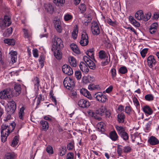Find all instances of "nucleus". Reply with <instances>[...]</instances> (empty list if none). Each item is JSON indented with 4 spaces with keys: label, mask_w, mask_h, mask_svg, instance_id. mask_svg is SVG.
Returning a JSON list of instances; mask_svg holds the SVG:
<instances>
[{
    "label": "nucleus",
    "mask_w": 159,
    "mask_h": 159,
    "mask_svg": "<svg viewBox=\"0 0 159 159\" xmlns=\"http://www.w3.org/2000/svg\"><path fill=\"white\" fill-rule=\"evenodd\" d=\"M15 128V126L10 125H9L6 124L3 125L1 126V137L2 141L5 142L9 134Z\"/></svg>",
    "instance_id": "1"
},
{
    "label": "nucleus",
    "mask_w": 159,
    "mask_h": 159,
    "mask_svg": "<svg viewBox=\"0 0 159 159\" xmlns=\"http://www.w3.org/2000/svg\"><path fill=\"white\" fill-rule=\"evenodd\" d=\"M98 53L99 58L101 59L105 60L102 62V65L106 66L108 64L110 60V55L107 54L105 51L103 50H101Z\"/></svg>",
    "instance_id": "2"
},
{
    "label": "nucleus",
    "mask_w": 159,
    "mask_h": 159,
    "mask_svg": "<svg viewBox=\"0 0 159 159\" xmlns=\"http://www.w3.org/2000/svg\"><path fill=\"white\" fill-rule=\"evenodd\" d=\"M11 23L10 18L7 16H5L4 19H0V27L4 30L7 26H9Z\"/></svg>",
    "instance_id": "3"
},
{
    "label": "nucleus",
    "mask_w": 159,
    "mask_h": 159,
    "mask_svg": "<svg viewBox=\"0 0 159 159\" xmlns=\"http://www.w3.org/2000/svg\"><path fill=\"white\" fill-rule=\"evenodd\" d=\"M16 108V104L14 101L8 102L7 106L6 107V111L8 114H13Z\"/></svg>",
    "instance_id": "4"
},
{
    "label": "nucleus",
    "mask_w": 159,
    "mask_h": 159,
    "mask_svg": "<svg viewBox=\"0 0 159 159\" xmlns=\"http://www.w3.org/2000/svg\"><path fill=\"white\" fill-rule=\"evenodd\" d=\"M63 42L61 39L60 38L55 37L53 42L52 49H61L63 48Z\"/></svg>",
    "instance_id": "5"
},
{
    "label": "nucleus",
    "mask_w": 159,
    "mask_h": 159,
    "mask_svg": "<svg viewBox=\"0 0 159 159\" xmlns=\"http://www.w3.org/2000/svg\"><path fill=\"white\" fill-rule=\"evenodd\" d=\"M63 84L64 86L68 89H70L74 85L73 80L69 77H66L65 79Z\"/></svg>",
    "instance_id": "6"
},
{
    "label": "nucleus",
    "mask_w": 159,
    "mask_h": 159,
    "mask_svg": "<svg viewBox=\"0 0 159 159\" xmlns=\"http://www.w3.org/2000/svg\"><path fill=\"white\" fill-rule=\"evenodd\" d=\"M80 45L83 46L87 45L89 43L88 36L85 32L82 33L81 40L80 42Z\"/></svg>",
    "instance_id": "7"
},
{
    "label": "nucleus",
    "mask_w": 159,
    "mask_h": 159,
    "mask_svg": "<svg viewBox=\"0 0 159 159\" xmlns=\"http://www.w3.org/2000/svg\"><path fill=\"white\" fill-rule=\"evenodd\" d=\"M11 89H7L0 92V98L2 99H6L11 97Z\"/></svg>",
    "instance_id": "8"
},
{
    "label": "nucleus",
    "mask_w": 159,
    "mask_h": 159,
    "mask_svg": "<svg viewBox=\"0 0 159 159\" xmlns=\"http://www.w3.org/2000/svg\"><path fill=\"white\" fill-rule=\"evenodd\" d=\"M91 30L93 34L98 35L100 33V29L97 22L94 21L92 22L91 26Z\"/></svg>",
    "instance_id": "9"
},
{
    "label": "nucleus",
    "mask_w": 159,
    "mask_h": 159,
    "mask_svg": "<svg viewBox=\"0 0 159 159\" xmlns=\"http://www.w3.org/2000/svg\"><path fill=\"white\" fill-rule=\"evenodd\" d=\"M53 23L57 31L59 33H61L62 29L61 20L58 19L56 18L54 20Z\"/></svg>",
    "instance_id": "10"
},
{
    "label": "nucleus",
    "mask_w": 159,
    "mask_h": 159,
    "mask_svg": "<svg viewBox=\"0 0 159 159\" xmlns=\"http://www.w3.org/2000/svg\"><path fill=\"white\" fill-rule=\"evenodd\" d=\"M78 104L79 106L82 108H88L90 105V102L87 100L84 99L80 100Z\"/></svg>",
    "instance_id": "11"
},
{
    "label": "nucleus",
    "mask_w": 159,
    "mask_h": 159,
    "mask_svg": "<svg viewBox=\"0 0 159 159\" xmlns=\"http://www.w3.org/2000/svg\"><path fill=\"white\" fill-rule=\"evenodd\" d=\"M62 68L63 72L68 75H72L73 73L72 68L68 65H64Z\"/></svg>",
    "instance_id": "12"
},
{
    "label": "nucleus",
    "mask_w": 159,
    "mask_h": 159,
    "mask_svg": "<svg viewBox=\"0 0 159 159\" xmlns=\"http://www.w3.org/2000/svg\"><path fill=\"white\" fill-rule=\"evenodd\" d=\"M148 64L150 68H152L156 65V61L153 56L150 55L147 58Z\"/></svg>",
    "instance_id": "13"
},
{
    "label": "nucleus",
    "mask_w": 159,
    "mask_h": 159,
    "mask_svg": "<svg viewBox=\"0 0 159 159\" xmlns=\"http://www.w3.org/2000/svg\"><path fill=\"white\" fill-rule=\"evenodd\" d=\"M44 8L45 10L50 14H52L54 11V8L52 5L50 3L45 4Z\"/></svg>",
    "instance_id": "14"
},
{
    "label": "nucleus",
    "mask_w": 159,
    "mask_h": 159,
    "mask_svg": "<svg viewBox=\"0 0 159 159\" xmlns=\"http://www.w3.org/2000/svg\"><path fill=\"white\" fill-rule=\"evenodd\" d=\"M142 109L143 111L146 114L148 115H151L153 113V110L148 105L143 106L142 107Z\"/></svg>",
    "instance_id": "15"
},
{
    "label": "nucleus",
    "mask_w": 159,
    "mask_h": 159,
    "mask_svg": "<svg viewBox=\"0 0 159 159\" xmlns=\"http://www.w3.org/2000/svg\"><path fill=\"white\" fill-rule=\"evenodd\" d=\"M148 141L150 144L152 145H156L159 143V140L153 136L150 137Z\"/></svg>",
    "instance_id": "16"
},
{
    "label": "nucleus",
    "mask_w": 159,
    "mask_h": 159,
    "mask_svg": "<svg viewBox=\"0 0 159 159\" xmlns=\"http://www.w3.org/2000/svg\"><path fill=\"white\" fill-rule=\"evenodd\" d=\"M80 92L81 94L89 99L90 100L92 99V97L91 94L89 93V92L87 89L84 88H82L80 89Z\"/></svg>",
    "instance_id": "17"
},
{
    "label": "nucleus",
    "mask_w": 159,
    "mask_h": 159,
    "mask_svg": "<svg viewBox=\"0 0 159 159\" xmlns=\"http://www.w3.org/2000/svg\"><path fill=\"white\" fill-rule=\"evenodd\" d=\"M109 138L113 141H115L118 139V136L115 130L111 131L109 134Z\"/></svg>",
    "instance_id": "18"
},
{
    "label": "nucleus",
    "mask_w": 159,
    "mask_h": 159,
    "mask_svg": "<svg viewBox=\"0 0 159 159\" xmlns=\"http://www.w3.org/2000/svg\"><path fill=\"white\" fill-rule=\"evenodd\" d=\"M54 52V56L56 58L60 60L62 57V54L60 49H52Z\"/></svg>",
    "instance_id": "19"
},
{
    "label": "nucleus",
    "mask_w": 159,
    "mask_h": 159,
    "mask_svg": "<svg viewBox=\"0 0 159 159\" xmlns=\"http://www.w3.org/2000/svg\"><path fill=\"white\" fill-rule=\"evenodd\" d=\"M68 61L70 65L73 67H76L77 65V62L75 58L73 57L70 56L68 57Z\"/></svg>",
    "instance_id": "20"
},
{
    "label": "nucleus",
    "mask_w": 159,
    "mask_h": 159,
    "mask_svg": "<svg viewBox=\"0 0 159 159\" xmlns=\"http://www.w3.org/2000/svg\"><path fill=\"white\" fill-rule=\"evenodd\" d=\"M80 67L81 70L85 73H87L89 70L86 64L83 62H81L80 65Z\"/></svg>",
    "instance_id": "21"
},
{
    "label": "nucleus",
    "mask_w": 159,
    "mask_h": 159,
    "mask_svg": "<svg viewBox=\"0 0 159 159\" xmlns=\"http://www.w3.org/2000/svg\"><path fill=\"white\" fill-rule=\"evenodd\" d=\"M9 53L10 54L12 63H15L17 60V52L16 51H11Z\"/></svg>",
    "instance_id": "22"
},
{
    "label": "nucleus",
    "mask_w": 159,
    "mask_h": 159,
    "mask_svg": "<svg viewBox=\"0 0 159 159\" xmlns=\"http://www.w3.org/2000/svg\"><path fill=\"white\" fill-rule=\"evenodd\" d=\"M135 16L136 18L138 20H143V11L142 10L137 11L135 14Z\"/></svg>",
    "instance_id": "23"
},
{
    "label": "nucleus",
    "mask_w": 159,
    "mask_h": 159,
    "mask_svg": "<svg viewBox=\"0 0 159 159\" xmlns=\"http://www.w3.org/2000/svg\"><path fill=\"white\" fill-rule=\"evenodd\" d=\"M98 130L101 132H103L105 130V124L103 122H99L97 125Z\"/></svg>",
    "instance_id": "24"
},
{
    "label": "nucleus",
    "mask_w": 159,
    "mask_h": 159,
    "mask_svg": "<svg viewBox=\"0 0 159 159\" xmlns=\"http://www.w3.org/2000/svg\"><path fill=\"white\" fill-rule=\"evenodd\" d=\"M70 48L75 53L79 54L80 53V50L76 45L72 43L70 44Z\"/></svg>",
    "instance_id": "25"
},
{
    "label": "nucleus",
    "mask_w": 159,
    "mask_h": 159,
    "mask_svg": "<svg viewBox=\"0 0 159 159\" xmlns=\"http://www.w3.org/2000/svg\"><path fill=\"white\" fill-rule=\"evenodd\" d=\"M84 18L85 19H84L83 22L85 25H88L89 23L90 22L92 17L91 15L86 14L84 16Z\"/></svg>",
    "instance_id": "26"
},
{
    "label": "nucleus",
    "mask_w": 159,
    "mask_h": 159,
    "mask_svg": "<svg viewBox=\"0 0 159 159\" xmlns=\"http://www.w3.org/2000/svg\"><path fill=\"white\" fill-rule=\"evenodd\" d=\"M88 89L90 90H93L99 89L100 88L99 85L90 84L89 85Z\"/></svg>",
    "instance_id": "27"
},
{
    "label": "nucleus",
    "mask_w": 159,
    "mask_h": 159,
    "mask_svg": "<svg viewBox=\"0 0 159 159\" xmlns=\"http://www.w3.org/2000/svg\"><path fill=\"white\" fill-rule=\"evenodd\" d=\"M40 123L42 126L43 129L45 131H46L48 128V122L46 121L41 120L40 121Z\"/></svg>",
    "instance_id": "28"
},
{
    "label": "nucleus",
    "mask_w": 159,
    "mask_h": 159,
    "mask_svg": "<svg viewBox=\"0 0 159 159\" xmlns=\"http://www.w3.org/2000/svg\"><path fill=\"white\" fill-rule=\"evenodd\" d=\"M86 54L91 59H94V50L93 48L88 50L86 52Z\"/></svg>",
    "instance_id": "29"
},
{
    "label": "nucleus",
    "mask_w": 159,
    "mask_h": 159,
    "mask_svg": "<svg viewBox=\"0 0 159 159\" xmlns=\"http://www.w3.org/2000/svg\"><path fill=\"white\" fill-rule=\"evenodd\" d=\"M24 32V37L25 38L29 39L31 36V34L26 29H23Z\"/></svg>",
    "instance_id": "30"
},
{
    "label": "nucleus",
    "mask_w": 159,
    "mask_h": 159,
    "mask_svg": "<svg viewBox=\"0 0 159 159\" xmlns=\"http://www.w3.org/2000/svg\"><path fill=\"white\" fill-rule=\"evenodd\" d=\"M118 120L120 123H123L124 121L125 116L124 113H121L117 115Z\"/></svg>",
    "instance_id": "31"
},
{
    "label": "nucleus",
    "mask_w": 159,
    "mask_h": 159,
    "mask_svg": "<svg viewBox=\"0 0 159 159\" xmlns=\"http://www.w3.org/2000/svg\"><path fill=\"white\" fill-rule=\"evenodd\" d=\"M152 124V120H149L146 124L145 128V131L146 132H148L150 130L151 126Z\"/></svg>",
    "instance_id": "32"
},
{
    "label": "nucleus",
    "mask_w": 159,
    "mask_h": 159,
    "mask_svg": "<svg viewBox=\"0 0 159 159\" xmlns=\"http://www.w3.org/2000/svg\"><path fill=\"white\" fill-rule=\"evenodd\" d=\"M116 129L119 135L125 131V128L122 126L116 125Z\"/></svg>",
    "instance_id": "33"
},
{
    "label": "nucleus",
    "mask_w": 159,
    "mask_h": 159,
    "mask_svg": "<svg viewBox=\"0 0 159 159\" xmlns=\"http://www.w3.org/2000/svg\"><path fill=\"white\" fill-rule=\"evenodd\" d=\"M25 109V108L24 106H22L20 108L19 111L18 113L19 117L20 119L23 120V117L24 115V111Z\"/></svg>",
    "instance_id": "34"
},
{
    "label": "nucleus",
    "mask_w": 159,
    "mask_h": 159,
    "mask_svg": "<svg viewBox=\"0 0 159 159\" xmlns=\"http://www.w3.org/2000/svg\"><path fill=\"white\" fill-rule=\"evenodd\" d=\"M49 96L50 99L53 102L55 105L56 106L57 105V102L55 97L54 96V94L53 93V91L52 90H51L50 92Z\"/></svg>",
    "instance_id": "35"
},
{
    "label": "nucleus",
    "mask_w": 159,
    "mask_h": 159,
    "mask_svg": "<svg viewBox=\"0 0 159 159\" xmlns=\"http://www.w3.org/2000/svg\"><path fill=\"white\" fill-rule=\"evenodd\" d=\"M4 42L9 45H14L15 43V40L13 39H7L4 40Z\"/></svg>",
    "instance_id": "36"
},
{
    "label": "nucleus",
    "mask_w": 159,
    "mask_h": 159,
    "mask_svg": "<svg viewBox=\"0 0 159 159\" xmlns=\"http://www.w3.org/2000/svg\"><path fill=\"white\" fill-rule=\"evenodd\" d=\"M45 59V57L43 55H41L40 56L39 60L41 68H42L44 65Z\"/></svg>",
    "instance_id": "37"
},
{
    "label": "nucleus",
    "mask_w": 159,
    "mask_h": 159,
    "mask_svg": "<svg viewBox=\"0 0 159 159\" xmlns=\"http://www.w3.org/2000/svg\"><path fill=\"white\" fill-rule=\"evenodd\" d=\"M106 110V107L105 106L102 105L98 110V113L101 116L103 115Z\"/></svg>",
    "instance_id": "38"
},
{
    "label": "nucleus",
    "mask_w": 159,
    "mask_h": 159,
    "mask_svg": "<svg viewBox=\"0 0 159 159\" xmlns=\"http://www.w3.org/2000/svg\"><path fill=\"white\" fill-rule=\"evenodd\" d=\"M120 137L125 141H127L129 139L128 134L125 131L120 135Z\"/></svg>",
    "instance_id": "39"
},
{
    "label": "nucleus",
    "mask_w": 159,
    "mask_h": 159,
    "mask_svg": "<svg viewBox=\"0 0 159 159\" xmlns=\"http://www.w3.org/2000/svg\"><path fill=\"white\" fill-rule=\"evenodd\" d=\"M18 139L19 138L17 136H15L11 142V145L13 147H15L17 145L19 142Z\"/></svg>",
    "instance_id": "40"
},
{
    "label": "nucleus",
    "mask_w": 159,
    "mask_h": 159,
    "mask_svg": "<svg viewBox=\"0 0 159 159\" xmlns=\"http://www.w3.org/2000/svg\"><path fill=\"white\" fill-rule=\"evenodd\" d=\"M145 100L148 101H152L154 99V96L151 94L146 95L144 97Z\"/></svg>",
    "instance_id": "41"
},
{
    "label": "nucleus",
    "mask_w": 159,
    "mask_h": 159,
    "mask_svg": "<svg viewBox=\"0 0 159 159\" xmlns=\"http://www.w3.org/2000/svg\"><path fill=\"white\" fill-rule=\"evenodd\" d=\"M14 89L16 92V95H18L20 93L21 88L20 85L16 84L14 86Z\"/></svg>",
    "instance_id": "42"
},
{
    "label": "nucleus",
    "mask_w": 159,
    "mask_h": 159,
    "mask_svg": "<svg viewBox=\"0 0 159 159\" xmlns=\"http://www.w3.org/2000/svg\"><path fill=\"white\" fill-rule=\"evenodd\" d=\"M12 28L10 27L7 29L3 34V35L4 36L8 37L12 33Z\"/></svg>",
    "instance_id": "43"
},
{
    "label": "nucleus",
    "mask_w": 159,
    "mask_h": 159,
    "mask_svg": "<svg viewBox=\"0 0 159 159\" xmlns=\"http://www.w3.org/2000/svg\"><path fill=\"white\" fill-rule=\"evenodd\" d=\"M89 68L92 69H94L96 67V66L94 62L92 61H89V62L87 64Z\"/></svg>",
    "instance_id": "44"
},
{
    "label": "nucleus",
    "mask_w": 159,
    "mask_h": 159,
    "mask_svg": "<svg viewBox=\"0 0 159 159\" xmlns=\"http://www.w3.org/2000/svg\"><path fill=\"white\" fill-rule=\"evenodd\" d=\"M123 148L121 145H118L117 146V152L118 155L120 156L123 152Z\"/></svg>",
    "instance_id": "45"
},
{
    "label": "nucleus",
    "mask_w": 159,
    "mask_h": 159,
    "mask_svg": "<svg viewBox=\"0 0 159 159\" xmlns=\"http://www.w3.org/2000/svg\"><path fill=\"white\" fill-rule=\"evenodd\" d=\"M64 19L66 21L70 20L72 19L73 16L70 14H66L64 16Z\"/></svg>",
    "instance_id": "46"
},
{
    "label": "nucleus",
    "mask_w": 159,
    "mask_h": 159,
    "mask_svg": "<svg viewBox=\"0 0 159 159\" xmlns=\"http://www.w3.org/2000/svg\"><path fill=\"white\" fill-rule=\"evenodd\" d=\"M54 3L58 5H60L64 4L65 2V0H53Z\"/></svg>",
    "instance_id": "47"
},
{
    "label": "nucleus",
    "mask_w": 159,
    "mask_h": 159,
    "mask_svg": "<svg viewBox=\"0 0 159 159\" xmlns=\"http://www.w3.org/2000/svg\"><path fill=\"white\" fill-rule=\"evenodd\" d=\"M102 96H101L102 97H101V99L99 102H101L102 103H104L107 102L108 100L107 97L106 95L103 94L102 93Z\"/></svg>",
    "instance_id": "48"
},
{
    "label": "nucleus",
    "mask_w": 159,
    "mask_h": 159,
    "mask_svg": "<svg viewBox=\"0 0 159 159\" xmlns=\"http://www.w3.org/2000/svg\"><path fill=\"white\" fill-rule=\"evenodd\" d=\"M33 83L35 87L38 88L39 86V81L38 77L34 78L33 80Z\"/></svg>",
    "instance_id": "49"
},
{
    "label": "nucleus",
    "mask_w": 159,
    "mask_h": 159,
    "mask_svg": "<svg viewBox=\"0 0 159 159\" xmlns=\"http://www.w3.org/2000/svg\"><path fill=\"white\" fill-rule=\"evenodd\" d=\"M127 71V68L125 66L120 67L119 69V72L122 74H124Z\"/></svg>",
    "instance_id": "50"
},
{
    "label": "nucleus",
    "mask_w": 159,
    "mask_h": 159,
    "mask_svg": "<svg viewBox=\"0 0 159 159\" xmlns=\"http://www.w3.org/2000/svg\"><path fill=\"white\" fill-rule=\"evenodd\" d=\"M102 93H95L94 95V97L99 102L100 99H101V97L102 96Z\"/></svg>",
    "instance_id": "51"
},
{
    "label": "nucleus",
    "mask_w": 159,
    "mask_h": 159,
    "mask_svg": "<svg viewBox=\"0 0 159 159\" xmlns=\"http://www.w3.org/2000/svg\"><path fill=\"white\" fill-rule=\"evenodd\" d=\"M148 48H145L143 49L140 52V54L142 57L143 58L145 57V56L147 53L148 51Z\"/></svg>",
    "instance_id": "52"
},
{
    "label": "nucleus",
    "mask_w": 159,
    "mask_h": 159,
    "mask_svg": "<svg viewBox=\"0 0 159 159\" xmlns=\"http://www.w3.org/2000/svg\"><path fill=\"white\" fill-rule=\"evenodd\" d=\"M13 154L10 153H7L5 156L4 159H14Z\"/></svg>",
    "instance_id": "53"
},
{
    "label": "nucleus",
    "mask_w": 159,
    "mask_h": 159,
    "mask_svg": "<svg viewBox=\"0 0 159 159\" xmlns=\"http://www.w3.org/2000/svg\"><path fill=\"white\" fill-rule=\"evenodd\" d=\"M110 72L112 79H114L116 77V69L114 68H112L111 69Z\"/></svg>",
    "instance_id": "54"
},
{
    "label": "nucleus",
    "mask_w": 159,
    "mask_h": 159,
    "mask_svg": "<svg viewBox=\"0 0 159 159\" xmlns=\"http://www.w3.org/2000/svg\"><path fill=\"white\" fill-rule=\"evenodd\" d=\"M75 77L78 80L81 79L82 75L81 72L80 71H75Z\"/></svg>",
    "instance_id": "55"
},
{
    "label": "nucleus",
    "mask_w": 159,
    "mask_h": 159,
    "mask_svg": "<svg viewBox=\"0 0 159 159\" xmlns=\"http://www.w3.org/2000/svg\"><path fill=\"white\" fill-rule=\"evenodd\" d=\"M151 13L150 12H148L145 15L143 16V20L144 21H147L151 17Z\"/></svg>",
    "instance_id": "56"
},
{
    "label": "nucleus",
    "mask_w": 159,
    "mask_h": 159,
    "mask_svg": "<svg viewBox=\"0 0 159 159\" xmlns=\"http://www.w3.org/2000/svg\"><path fill=\"white\" fill-rule=\"evenodd\" d=\"M133 102L136 107L139 106L140 105L139 103L138 100V99L135 97L133 98Z\"/></svg>",
    "instance_id": "57"
},
{
    "label": "nucleus",
    "mask_w": 159,
    "mask_h": 159,
    "mask_svg": "<svg viewBox=\"0 0 159 159\" xmlns=\"http://www.w3.org/2000/svg\"><path fill=\"white\" fill-rule=\"evenodd\" d=\"M47 152L49 154H52L53 153V150L52 147L50 146H48L46 148Z\"/></svg>",
    "instance_id": "58"
},
{
    "label": "nucleus",
    "mask_w": 159,
    "mask_h": 159,
    "mask_svg": "<svg viewBox=\"0 0 159 159\" xmlns=\"http://www.w3.org/2000/svg\"><path fill=\"white\" fill-rule=\"evenodd\" d=\"M131 150V148L129 146H126L123 147V152L125 153H128L130 152Z\"/></svg>",
    "instance_id": "59"
},
{
    "label": "nucleus",
    "mask_w": 159,
    "mask_h": 159,
    "mask_svg": "<svg viewBox=\"0 0 159 159\" xmlns=\"http://www.w3.org/2000/svg\"><path fill=\"white\" fill-rule=\"evenodd\" d=\"M79 8L80 9L81 13L83 12L86 9L85 5L84 4H81L79 6Z\"/></svg>",
    "instance_id": "60"
},
{
    "label": "nucleus",
    "mask_w": 159,
    "mask_h": 159,
    "mask_svg": "<svg viewBox=\"0 0 159 159\" xmlns=\"http://www.w3.org/2000/svg\"><path fill=\"white\" fill-rule=\"evenodd\" d=\"M70 96L72 99H75L77 98V93L74 90L71 91Z\"/></svg>",
    "instance_id": "61"
},
{
    "label": "nucleus",
    "mask_w": 159,
    "mask_h": 159,
    "mask_svg": "<svg viewBox=\"0 0 159 159\" xmlns=\"http://www.w3.org/2000/svg\"><path fill=\"white\" fill-rule=\"evenodd\" d=\"M67 148L68 150H72L74 148V143L73 142H71L69 143L67 146Z\"/></svg>",
    "instance_id": "62"
},
{
    "label": "nucleus",
    "mask_w": 159,
    "mask_h": 159,
    "mask_svg": "<svg viewBox=\"0 0 159 159\" xmlns=\"http://www.w3.org/2000/svg\"><path fill=\"white\" fill-rule=\"evenodd\" d=\"M78 31L76 30H74L72 32V36L73 39H75L77 36Z\"/></svg>",
    "instance_id": "63"
},
{
    "label": "nucleus",
    "mask_w": 159,
    "mask_h": 159,
    "mask_svg": "<svg viewBox=\"0 0 159 159\" xmlns=\"http://www.w3.org/2000/svg\"><path fill=\"white\" fill-rule=\"evenodd\" d=\"M74 154L73 153H69L66 156V159H73Z\"/></svg>",
    "instance_id": "64"
}]
</instances>
